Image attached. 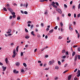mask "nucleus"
I'll return each mask as SVG.
<instances>
[{"label": "nucleus", "instance_id": "37", "mask_svg": "<svg viewBox=\"0 0 80 80\" xmlns=\"http://www.w3.org/2000/svg\"><path fill=\"white\" fill-rule=\"evenodd\" d=\"M68 17H70L71 16V14L70 13H69L68 15Z\"/></svg>", "mask_w": 80, "mask_h": 80}, {"label": "nucleus", "instance_id": "51", "mask_svg": "<svg viewBox=\"0 0 80 80\" xmlns=\"http://www.w3.org/2000/svg\"><path fill=\"white\" fill-rule=\"evenodd\" d=\"M78 69L77 68L74 71V72H76L77 71V70Z\"/></svg>", "mask_w": 80, "mask_h": 80}, {"label": "nucleus", "instance_id": "8", "mask_svg": "<svg viewBox=\"0 0 80 80\" xmlns=\"http://www.w3.org/2000/svg\"><path fill=\"white\" fill-rule=\"evenodd\" d=\"M71 78H72V75H70L68 77V80H70V79H71Z\"/></svg>", "mask_w": 80, "mask_h": 80}, {"label": "nucleus", "instance_id": "13", "mask_svg": "<svg viewBox=\"0 0 80 80\" xmlns=\"http://www.w3.org/2000/svg\"><path fill=\"white\" fill-rule=\"evenodd\" d=\"M16 65L17 66H19L20 65V63L19 62H17L16 63Z\"/></svg>", "mask_w": 80, "mask_h": 80}, {"label": "nucleus", "instance_id": "31", "mask_svg": "<svg viewBox=\"0 0 80 80\" xmlns=\"http://www.w3.org/2000/svg\"><path fill=\"white\" fill-rule=\"evenodd\" d=\"M65 58H66V56H64L62 57V58H63V59H65Z\"/></svg>", "mask_w": 80, "mask_h": 80}, {"label": "nucleus", "instance_id": "47", "mask_svg": "<svg viewBox=\"0 0 80 80\" xmlns=\"http://www.w3.org/2000/svg\"><path fill=\"white\" fill-rule=\"evenodd\" d=\"M39 2H44V0H40Z\"/></svg>", "mask_w": 80, "mask_h": 80}, {"label": "nucleus", "instance_id": "16", "mask_svg": "<svg viewBox=\"0 0 80 80\" xmlns=\"http://www.w3.org/2000/svg\"><path fill=\"white\" fill-rule=\"evenodd\" d=\"M55 4V3L54 2H53L51 4L52 6H53V5H54Z\"/></svg>", "mask_w": 80, "mask_h": 80}, {"label": "nucleus", "instance_id": "45", "mask_svg": "<svg viewBox=\"0 0 80 80\" xmlns=\"http://www.w3.org/2000/svg\"><path fill=\"white\" fill-rule=\"evenodd\" d=\"M68 71V70H67L66 71H64L63 72V73H66V72H67Z\"/></svg>", "mask_w": 80, "mask_h": 80}, {"label": "nucleus", "instance_id": "27", "mask_svg": "<svg viewBox=\"0 0 80 80\" xmlns=\"http://www.w3.org/2000/svg\"><path fill=\"white\" fill-rule=\"evenodd\" d=\"M24 13L26 15H27V14H28V12H27V11H24Z\"/></svg>", "mask_w": 80, "mask_h": 80}, {"label": "nucleus", "instance_id": "53", "mask_svg": "<svg viewBox=\"0 0 80 80\" xmlns=\"http://www.w3.org/2000/svg\"><path fill=\"white\" fill-rule=\"evenodd\" d=\"M54 79L55 80H58V77H57L56 78H55Z\"/></svg>", "mask_w": 80, "mask_h": 80}, {"label": "nucleus", "instance_id": "24", "mask_svg": "<svg viewBox=\"0 0 80 80\" xmlns=\"http://www.w3.org/2000/svg\"><path fill=\"white\" fill-rule=\"evenodd\" d=\"M25 38H29V36L28 35H27L25 37Z\"/></svg>", "mask_w": 80, "mask_h": 80}, {"label": "nucleus", "instance_id": "3", "mask_svg": "<svg viewBox=\"0 0 80 80\" xmlns=\"http://www.w3.org/2000/svg\"><path fill=\"white\" fill-rule=\"evenodd\" d=\"M8 9L9 11V12H11V13L13 12V9H12V8H8Z\"/></svg>", "mask_w": 80, "mask_h": 80}, {"label": "nucleus", "instance_id": "6", "mask_svg": "<svg viewBox=\"0 0 80 80\" xmlns=\"http://www.w3.org/2000/svg\"><path fill=\"white\" fill-rule=\"evenodd\" d=\"M2 68H3V72H5V70H6V69H7V67H4V66H3L2 67Z\"/></svg>", "mask_w": 80, "mask_h": 80}, {"label": "nucleus", "instance_id": "5", "mask_svg": "<svg viewBox=\"0 0 80 80\" xmlns=\"http://www.w3.org/2000/svg\"><path fill=\"white\" fill-rule=\"evenodd\" d=\"M78 57V56H77V55H75V59H74L75 62H76V61H77V60Z\"/></svg>", "mask_w": 80, "mask_h": 80}, {"label": "nucleus", "instance_id": "40", "mask_svg": "<svg viewBox=\"0 0 80 80\" xmlns=\"http://www.w3.org/2000/svg\"><path fill=\"white\" fill-rule=\"evenodd\" d=\"M11 13L12 15H13L15 14V12H11Z\"/></svg>", "mask_w": 80, "mask_h": 80}, {"label": "nucleus", "instance_id": "29", "mask_svg": "<svg viewBox=\"0 0 80 80\" xmlns=\"http://www.w3.org/2000/svg\"><path fill=\"white\" fill-rule=\"evenodd\" d=\"M25 30L26 32H28V31L27 30V28H25Z\"/></svg>", "mask_w": 80, "mask_h": 80}, {"label": "nucleus", "instance_id": "61", "mask_svg": "<svg viewBox=\"0 0 80 80\" xmlns=\"http://www.w3.org/2000/svg\"><path fill=\"white\" fill-rule=\"evenodd\" d=\"M78 59H80V55H78Z\"/></svg>", "mask_w": 80, "mask_h": 80}, {"label": "nucleus", "instance_id": "52", "mask_svg": "<svg viewBox=\"0 0 80 80\" xmlns=\"http://www.w3.org/2000/svg\"><path fill=\"white\" fill-rule=\"evenodd\" d=\"M78 46H77V45H76H76H74L73 46V48H75V47H77Z\"/></svg>", "mask_w": 80, "mask_h": 80}, {"label": "nucleus", "instance_id": "17", "mask_svg": "<svg viewBox=\"0 0 80 80\" xmlns=\"http://www.w3.org/2000/svg\"><path fill=\"white\" fill-rule=\"evenodd\" d=\"M75 52H73L72 53V56L73 57L75 56Z\"/></svg>", "mask_w": 80, "mask_h": 80}, {"label": "nucleus", "instance_id": "62", "mask_svg": "<svg viewBox=\"0 0 80 80\" xmlns=\"http://www.w3.org/2000/svg\"><path fill=\"white\" fill-rule=\"evenodd\" d=\"M41 26H42V27H43V23H42L41 24Z\"/></svg>", "mask_w": 80, "mask_h": 80}, {"label": "nucleus", "instance_id": "44", "mask_svg": "<svg viewBox=\"0 0 80 80\" xmlns=\"http://www.w3.org/2000/svg\"><path fill=\"white\" fill-rule=\"evenodd\" d=\"M17 19L18 20H20V17H17Z\"/></svg>", "mask_w": 80, "mask_h": 80}, {"label": "nucleus", "instance_id": "42", "mask_svg": "<svg viewBox=\"0 0 80 80\" xmlns=\"http://www.w3.org/2000/svg\"><path fill=\"white\" fill-rule=\"evenodd\" d=\"M34 26H33V25H31V28H33V27Z\"/></svg>", "mask_w": 80, "mask_h": 80}, {"label": "nucleus", "instance_id": "23", "mask_svg": "<svg viewBox=\"0 0 80 80\" xmlns=\"http://www.w3.org/2000/svg\"><path fill=\"white\" fill-rule=\"evenodd\" d=\"M23 52H21V56L22 57V56H23Z\"/></svg>", "mask_w": 80, "mask_h": 80}, {"label": "nucleus", "instance_id": "30", "mask_svg": "<svg viewBox=\"0 0 80 80\" xmlns=\"http://www.w3.org/2000/svg\"><path fill=\"white\" fill-rule=\"evenodd\" d=\"M53 7H54V8H57V6L55 5H54L52 6Z\"/></svg>", "mask_w": 80, "mask_h": 80}, {"label": "nucleus", "instance_id": "39", "mask_svg": "<svg viewBox=\"0 0 80 80\" xmlns=\"http://www.w3.org/2000/svg\"><path fill=\"white\" fill-rule=\"evenodd\" d=\"M66 55H68V51L66 52Z\"/></svg>", "mask_w": 80, "mask_h": 80}, {"label": "nucleus", "instance_id": "15", "mask_svg": "<svg viewBox=\"0 0 80 80\" xmlns=\"http://www.w3.org/2000/svg\"><path fill=\"white\" fill-rule=\"evenodd\" d=\"M53 31V29H51L49 31V33H52Z\"/></svg>", "mask_w": 80, "mask_h": 80}, {"label": "nucleus", "instance_id": "55", "mask_svg": "<svg viewBox=\"0 0 80 80\" xmlns=\"http://www.w3.org/2000/svg\"><path fill=\"white\" fill-rule=\"evenodd\" d=\"M10 19H12V16H10L9 17Z\"/></svg>", "mask_w": 80, "mask_h": 80}, {"label": "nucleus", "instance_id": "35", "mask_svg": "<svg viewBox=\"0 0 80 80\" xmlns=\"http://www.w3.org/2000/svg\"><path fill=\"white\" fill-rule=\"evenodd\" d=\"M63 38L61 36H59L58 38V39H62Z\"/></svg>", "mask_w": 80, "mask_h": 80}, {"label": "nucleus", "instance_id": "63", "mask_svg": "<svg viewBox=\"0 0 80 80\" xmlns=\"http://www.w3.org/2000/svg\"><path fill=\"white\" fill-rule=\"evenodd\" d=\"M78 50L80 52V48H78Z\"/></svg>", "mask_w": 80, "mask_h": 80}, {"label": "nucleus", "instance_id": "41", "mask_svg": "<svg viewBox=\"0 0 80 80\" xmlns=\"http://www.w3.org/2000/svg\"><path fill=\"white\" fill-rule=\"evenodd\" d=\"M74 80H78V78H77L75 77V78H74Z\"/></svg>", "mask_w": 80, "mask_h": 80}, {"label": "nucleus", "instance_id": "64", "mask_svg": "<svg viewBox=\"0 0 80 80\" xmlns=\"http://www.w3.org/2000/svg\"><path fill=\"white\" fill-rule=\"evenodd\" d=\"M28 23H32V22L31 21H28Z\"/></svg>", "mask_w": 80, "mask_h": 80}, {"label": "nucleus", "instance_id": "25", "mask_svg": "<svg viewBox=\"0 0 80 80\" xmlns=\"http://www.w3.org/2000/svg\"><path fill=\"white\" fill-rule=\"evenodd\" d=\"M3 10L4 11H5V12H7V10L5 8H4Z\"/></svg>", "mask_w": 80, "mask_h": 80}, {"label": "nucleus", "instance_id": "11", "mask_svg": "<svg viewBox=\"0 0 80 80\" xmlns=\"http://www.w3.org/2000/svg\"><path fill=\"white\" fill-rule=\"evenodd\" d=\"M23 6L24 7H26V8H27V7H28V3L27 2H26V6H25V4H24L23 5Z\"/></svg>", "mask_w": 80, "mask_h": 80}, {"label": "nucleus", "instance_id": "54", "mask_svg": "<svg viewBox=\"0 0 80 80\" xmlns=\"http://www.w3.org/2000/svg\"><path fill=\"white\" fill-rule=\"evenodd\" d=\"M38 63H42V62L40 61H38Z\"/></svg>", "mask_w": 80, "mask_h": 80}, {"label": "nucleus", "instance_id": "32", "mask_svg": "<svg viewBox=\"0 0 80 80\" xmlns=\"http://www.w3.org/2000/svg\"><path fill=\"white\" fill-rule=\"evenodd\" d=\"M60 25H61V27H62L63 26V23L62 22H60Z\"/></svg>", "mask_w": 80, "mask_h": 80}, {"label": "nucleus", "instance_id": "10", "mask_svg": "<svg viewBox=\"0 0 80 80\" xmlns=\"http://www.w3.org/2000/svg\"><path fill=\"white\" fill-rule=\"evenodd\" d=\"M5 61L7 64H8V58H6L5 59Z\"/></svg>", "mask_w": 80, "mask_h": 80}, {"label": "nucleus", "instance_id": "49", "mask_svg": "<svg viewBox=\"0 0 80 80\" xmlns=\"http://www.w3.org/2000/svg\"><path fill=\"white\" fill-rule=\"evenodd\" d=\"M14 6H17V4H16V3H14L13 4Z\"/></svg>", "mask_w": 80, "mask_h": 80}, {"label": "nucleus", "instance_id": "46", "mask_svg": "<svg viewBox=\"0 0 80 80\" xmlns=\"http://www.w3.org/2000/svg\"><path fill=\"white\" fill-rule=\"evenodd\" d=\"M64 6L65 8H67V5L65 4H64Z\"/></svg>", "mask_w": 80, "mask_h": 80}, {"label": "nucleus", "instance_id": "28", "mask_svg": "<svg viewBox=\"0 0 80 80\" xmlns=\"http://www.w3.org/2000/svg\"><path fill=\"white\" fill-rule=\"evenodd\" d=\"M59 68L58 67V66H55V69H58Z\"/></svg>", "mask_w": 80, "mask_h": 80}, {"label": "nucleus", "instance_id": "4", "mask_svg": "<svg viewBox=\"0 0 80 80\" xmlns=\"http://www.w3.org/2000/svg\"><path fill=\"white\" fill-rule=\"evenodd\" d=\"M13 72L14 73H18L19 72L18 71H17V70H16L15 69H14L13 70Z\"/></svg>", "mask_w": 80, "mask_h": 80}, {"label": "nucleus", "instance_id": "57", "mask_svg": "<svg viewBox=\"0 0 80 80\" xmlns=\"http://www.w3.org/2000/svg\"><path fill=\"white\" fill-rule=\"evenodd\" d=\"M7 7H10V4H7Z\"/></svg>", "mask_w": 80, "mask_h": 80}, {"label": "nucleus", "instance_id": "60", "mask_svg": "<svg viewBox=\"0 0 80 80\" xmlns=\"http://www.w3.org/2000/svg\"><path fill=\"white\" fill-rule=\"evenodd\" d=\"M72 3H73V2L72 1H71L70 2V5H72Z\"/></svg>", "mask_w": 80, "mask_h": 80}, {"label": "nucleus", "instance_id": "36", "mask_svg": "<svg viewBox=\"0 0 80 80\" xmlns=\"http://www.w3.org/2000/svg\"><path fill=\"white\" fill-rule=\"evenodd\" d=\"M21 72L22 73H24V70L23 69H21Z\"/></svg>", "mask_w": 80, "mask_h": 80}, {"label": "nucleus", "instance_id": "38", "mask_svg": "<svg viewBox=\"0 0 80 80\" xmlns=\"http://www.w3.org/2000/svg\"><path fill=\"white\" fill-rule=\"evenodd\" d=\"M67 65H68V64H67V63L66 64L64 65V67H65H65H66L67 66Z\"/></svg>", "mask_w": 80, "mask_h": 80}, {"label": "nucleus", "instance_id": "21", "mask_svg": "<svg viewBox=\"0 0 80 80\" xmlns=\"http://www.w3.org/2000/svg\"><path fill=\"white\" fill-rule=\"evenodd\" d=\"M23 65L25 67H27V64L26 63H23Z\"/></svg>", "mask_w": 80, "mask_h": 80}, {"label": "nucleus", "instance_id": "56", "mask_svg": "<svg viewBox=\"0 0 80 80\" xmlns=\"http://www.w3.org/2000/svg\"><path fill=\"white\" fill-rule=\"evenodd\" d=\"M78 38H79V37H80V34H79V33H78Z\"/></svg>", "mask_w": 80, "mask_h": 80}, {"label": "nucleus", "instance_id": "7", "mask_svg": "<svg viewBox=\"0 0 80 80\" xmlns=\"http://www.w3.org/2000/svg\"><path fill=\"white\" fill-rule=\"evenodd\" d=\"M69 28L71 31H72V30H73V28L72 27H71V26H69Z\"/></svg>", "mask_w": 80, "mask_h": 80}, {"label": "nucleus", "instance_id": "33", "mask_svg": "<svg viewBox=\"0 0 80 80\" xmlns=\"http://www.w3.org/2000/svg\"><path fill=\"white\" fill-rule=\"evenodd\" d=\"M55 3L56 5H57V6H58V5H59V4H58V2H56Z\"/></svg>", "mask_w": 80, "mask_h": 80}, {"label": "nucleus", "instance_id": "9", "mask_svg": "<svg viewBox=\"0 0 80 80\" xmlns=\"http://www.w3.org/2000/svg\"><path fill=\"white\" fill-rule=\"evenodd\" d=\"M11 29H8V32H7V33L9 34L11 33Z\"/></svg>", "mask_w": 80, "mask_h": 80}, {"label": "nucleus", "instance_id": "14", "mask_svg": "<svg viewBox=\"0 0 80 80\" xmlns=\"http://www.w3.org/2000/svg\"><path fill=\"white\" fill-rule=\"evenodd\" d=\"M53 64V63H52V61H50L49 62V64L50 65H51Z\"/></svg>", "mask_w": 80, "mask_h": 80}, {"label": "nucleus", "instance_id": "19", "mask_svg": "<svg viewBox=\"0 0 80 80\" xmlns=\"http://www.w3.org/2000/svg\"><path fill=\"white\" fill-rule=\"evenodd\" d=\"M65 53V50H63L62 51V53Z\"/></svg>", "mask_w": 80, "mask_h": 80}, {"label": "nucleus", "instance_id": "50", "mask_svg": "<svg viewBox=\"0 0 80 80\" xmlns=\"http://www.w3.org/2000/svg\"><path fill=\"white\" fill-rule=\"evenodd\" d=\"M80 17V13L78 14V18H79V17Z\"/></svg>", "mask_w": 80, "mask_h": 80}, {"label": "nucleus", "instance_id": "58", "mask_svg": "<svg viewBox=\"0 0 80 80\" xmlns=\"http://www.w3.org/2000/svg\"><path fill=\"white\" fill-rule=\"evenodd\" d=\"M75 31L77 34H78V31H77V29L75 30Z\"/></svg>", "mask_w": 80, "mask_h": 80}, {"label": "nucleus", "instance_id": "12", "mask_svg": "<svg viewBox=\"0 0 80 80\" xmlns=\"http://www.w3.org/2000/svg\"><path fill=\"white\" fill-rule=\"evenodd\" d=\"M34 33V32L32 31L31 32V34L32 35H33V36H35V34L33 33Z\"/></svg>", "mask_w": 80, "mask_h": 80}, {"label": "nucleus", "instance_id": "59", "mask_svg": "<svg viewBox=\"0 0 80 80\" xmlns=\"http://www.w3.org/2000/svg\"><path fill=\"white\" fill-rule=\"evenodd\" d=\"M3 65V63L0 62V65Z\"/></svg>", "mask_w": 80, "mask_h": 80}, {"label": "nucleus", "instance_id": "34", "mask_svg": "<svg viewBox=\"0 0 80 80\" xmlns=\"http://www.w3.org/2000/svg\"><path fill=\"white\" fill-rule=\"evenodd\" d=\"M74 18H76V17H77V15L75 13L74 14Z\"/></svg>", "mask_w": 80, "mask_h": 80}, {"label": "nucleus", "instance_id": "26", "mask_svg": "<svg viewBox=\"0 0 80 80\" xmlns=\"http://www.w3.org/2000/svg\"><path fill=\"white\" fill-rule=\"evenodd\" d=\"M57 28H58V26H56L54 28V29H55V30H57Z\"/></svg>", "mask_w": 80, "mask_h": 80}, {"label": "nucleus", "instance_id": "43", "mask_svg": "<svg viewBox=\"0 0 80 80\" xmlns=\"http://www.w3.org/2000/svg\"><path fill=\"white\" fill-rule=\"evenodd\" d=\"M13 18H15L16 17V15H12Z\"/></svg>", "mask_w": 80, "mask_h": 80}, {"label": "nucleus", "instance_id": "2", "mask_svg": "<svg viewBox=\"0 0 80 80\" xmlns=\"http://www.w3.org/2000/svg\"><path fill=\"white\" fill-rule=\"evenodd\" d=\"M56 10L59 13L61 14L62 13V11L61 10V9H57Z\"/></svg>", "mask_w": 80, "mask_h": 80}, {"label": "nucleus", "instance_id": "1", "mask_svg": "<svg viewBox=\"0 0 80 80\" xmlns=\"http://www.w3.org/2000/svg\"><path fill=\"white\" fill-rule=\"evenodd\" d=\"M48 46H47L46 47H44V48H42L41 51V52H43L44 50H45V49H47V48H48Z\"/></svg>", "mask_w": 80, "mask_h": 80}, {"label": "nucleus", "instance_id": "22", "mask_svg": "<svg viewBox=\"0 0 80 80\" xmlns=\"http://www.w3.org/2000/svg\"><path fill=\"white\" fill-rule=\"evenodd\" d=\"M58 65H61V62H60V61H58Z\"/></svg>", "mask_w": 80, "mask_h": 80}, {"label": "nucleus", "instance_id": "48", "mask_svg": "<svg viewBox=\"0 0 80 80\" xmlns=\"http://www.w3.org/2000/svg\"><path fill=\"white\" fill-rule=\"evenodd\" d=\"M78 9H80V3H79L78 5Z\"/></svg>", "mask_w": 80, "mask_h": 80}, {"label": "nucleus", "instance_id": "20", "mask_svg": "<svg viewBox=\"0 0 80 80\" xmlns=\"http://www.w3.org/2000/svg\"><path fill=\"white\" fill-rule=\"evenodd\" d=\"M15 55H16V54H13V55L12 56V58H15Z\"/></svg>", "mask_w": 80, "mask_h": 80}, {"label": "nucleus", "instance_id": "18", "mask_svg": "<svg viewBox=\"0 0 80 80\" xmlns=\"http://www.w3.org/2000/svg\"><path fill=\"white\" fill-rule=\"evenodd\" d=\"M13 54H16L15 53H16V50L15 49H14L13 50Z\"/></svg>", "mask_w": 80, "mask_h": 80}]
</instances>
